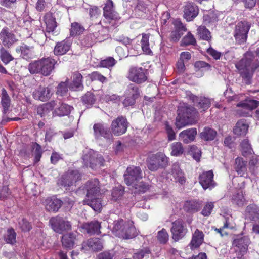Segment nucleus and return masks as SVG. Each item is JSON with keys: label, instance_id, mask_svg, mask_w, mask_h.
Here are the masks:
<instances>
[{"label": "nucleus", "instance_id": "49530a36", "mask_svg": "<svg viewBox=\"0 0 259 259\" xmlns=\"http://www.w3.org/2000/svg\"><path fill=\"white\" fill-rule=\"evenodd\" d=\"M171 154L172 156H178L182 155L184 152V148L181 142H174L171 144Z\"/></svg>", "mask_w": 259, "mask_h": 259}, {"label": "nucleus", "instance_id": "f704fd0d", "mask_svg": "<svg viewBox=\"0 0 259 259\" xmlns=\"http://www.w3.org/2000/svg\"><path fill=\"white\" fill-rule=\"evenodd\" d=\"M202 205V202L197 200H192L185 202L184 209L187 212H196L198 211Z\"/></svg>", "mask_w": 259, "mask_h": 259}, {"label": "nucleus", "instance_id": "ea45409f", "mask_svg": "<svg viewBox=\"0 0 259 259\" xmlns=\"http://www.w3.org/2000/svg\"><path fill=\"white\" fill-rule=\"evenodd\" d=\"M235 169L238 175L242 176L246 171V162L242 158L238 157L235 159Z\"/></svg>", "mask_w": 259, "mask_h": 259}, {"label": "nucleus", "instance_id": "f257e3e1", "mask_svg": "<svg viewBox=\"0 0 259 259\" xmlns=\"http://www.w3.org/2000/svg\"><path fill=\"white\" fill-rule=\"evenodd\" d=\"M113 225L112 232L119 238L129 239L138 234L132 221L119 219L114 222Z\"/></svg>", "mask_w": 259, "mask_h": 259}, {"label": "nucleus", "instance_id": "69168bd1", "mask_svg": "<svg viewBox=\"0 0 259 259\" xmlns=\"http://www.w3.org/2000/svg\"><path fill=\"white\" fill-rule=\"evenodd\" d=\"M123 193V190L121 188H114L112 192V199L116 201L122 196Z\"/></svg>", "mask_w": 259, "mask_h": 259}, {"label": "nucleus", "instance_id": "ddd939ff", "mask_svg": "<svg viewBox=\"0 0 259 259\" xmlns=\"http://www.w3.org/2000/svg\"><path fill=\"white\" fill-rule=\"evenodd\" d=\"M139 94L140 92L138 87L132 83L130 84L125 91V99L124 100L123 104L125 106L134 105Z\"/></svg>", "mask_w": 259, "mask_h": 259}, {"label": "nucleus", "instance_id": "37998d69", "mask_svg": "<svg viewBox=\"0 0 259 259\" xmlns=\"http://www.w3.org/2000/svg\"><path fill=\"white\" fill-rule=\"evenodd\" d=\"M81 74L78 72L75 73L73 74V80L71 85L70 87L71 89L73 90H81L83 88L82 84Z\"/></svg>", "mask_w": 259, "mask_h": 259}, {"label": "nucleus", "instance_id": "052dcab7", "mask_svg": "<svg viewBox=\"0 0 259 259\" xmlns=\"http://www.w3.org/2000/svg\"><path fill=\"white\" fill-rule=\"evenodd\" d=\"M33 151L35 155V162H37L39 161L41 157V146L37 143H34L32 146Z\"/></svg>", "mask_w": 259, "mask_h": 259}, {"label": "nucleus", "instance_id": "603ef678", "mask_svg": "<svg viewBox=\"0 0 259 259\" xmlns=\"http://www.w3.org/2000/svg\"><path fill=\"white\" fill-rule=\"evenodd\" d=\"M197 31L200 37L202 39L206 40H209L210 39V32L204 26H200Z\"/></svg>", "mask_w": 259, "mask_h": 259}, {"label": "nucleus", "instance_id": "39448f33", "mask_svg": "<svg viewBox=\"0 0 259 259\" xmlns=\"http://www.w3.org/2000/svg\"><path fill=\"white\" fill-rule=\"evenodd\" d=\"M192 109L187 106L180 107L178 110L176 126L180 129L190 124V118L191 117Z\"/></svg>", "mask_w": 259, "mask_h": 259}, {"label": "nucleus", "instance_id": "72a5a7b5", "mask_svg": "<svg viewBox=\"0 0 259 259\" xmlns=\"http://www.w3.org/2000/svg\"><path fill=\"white\" fill-rule=\"evenodd\" d=\"M44 21L46 24V31L48 33L53 32L57 27L55 18L52 14L47 13L44 17Z\"/></svg>", "mask_w": 259, "mask_h": 259}, {"label": "nucleus", "instance_id": "58836bf2", "mask_svg": "<svg viewBox=\"0 0 259 259\" xmlns=\"http://www.w3.org/2000/svg\"><path fill=\"white\" fill-rule=\"evenodd\" d=\"M75 235L74 233H68L64 235L62 237V243L66 248H72L75 242Z\"/></svg>", "mask_w": 259, "mask_h": 259}, {"label": "nucleus", "instance_id": "7ed1b4c3", "mask_svg": "<svg viewBox=\"0 0 259 259\" xmlns=\"http://www.w3.org/2000/svg\"><path fill=\"white\" fill-rule=\"evenodd\" d=\"M255 56L257 57V60L259 59V48L255 52V56L253 52L248 51L245 54L244 57L236 63L235 66L242 77L248 78L251 76L253 72L251 63Z\"/></svg>", "mask_w": 259, "mask_h": 259}, {"label": "nucleus", "instance_id": "c756f323", "mask_svg": "<svg viewBox=\"0 0 259 259\" xmlns=\"http://www.w3.org/2000/svg\"><path fill=\"white\" fill-rule=\"evenodd\" d=\"M196 134V129L192 128L183 131L179 134V136L181 141L186 144H188L195 139Z\"/></svg>", "mask_w": 259, "mask_h": 259}, {"label": "nucleus", "instance_id": "4c0bfd02", "mask_svg": "<svg viewBox=\"0 0 259 259\" xmlns=\"http://www.w3.org/2000/svg\"><path fill=\"white\" fill-rule=\"evenodd\" d=\"M83 203L91 206L95 211H100L102 208V204L100 199L98 196L92 198H86Z\"/></svg>", "mask_w": 259, "mask_h": 259}, {"label": "nucleus", "instance_id": "dca6fc26", "mask_svg": "<svg viewBox=\"0 0 259 259\" xmlns=\"http://www.w3.org/2000/svg\"><path fill=\"white\" fill-rule=\"evenodd\" d=\"M128 77L130 80L137 83H142L147 79L145 70L142 67L131 68Z\"/></svg>", "mask_w": 259, "mask_h": 259}, {"label": "nucleus", "instance_id": "4468645a", "mask_svg": "<svg viewBox=\"0 0 259 259\" xmlns=\"http://www.w3.org/2000/svg\"><path fill=\"white\" fill-rule=\"evenodd\" d=\"M111 127L115 135L119 136L125 133L127 127L126 119L122 116L117 117L112 121Z\"/></svg>", "mask_w": 259, "mask_h": 259}, {"label": "nucleus", "instance_id": "7c9ffc66", "mask_svg": "<svg viewBox=\"0 0 259 259\" xmlns=\"http://www.w3.org/2000/svg\"><path fill=\"white\" fill-rule=\"evenodd\" d=\"M246 219L251 221H259V208L255 204L248 205L245 210Z\"/></svg>", "mask_w": 259, "mask_h": 259}, {"label": "nucleus", "instance_id": "2f4dec72", "mask_svg": "<svg viewBox=\"0 0 259 259\" xmlns=\"http://www.w3.org/2000/svg\"><path fill=\"white\" fill-rule=\"evenodd\" d=\"M249 125L245 119L239 120L233 128V132L235 135L238 136H244L246 134L248 131Z\"/></svg>", "mask_w": 259, "mask_h": 259}, {"label": "nucleus", "instance_id": "f3484780", "mask_svg": "<svg viewBox=\"0 0 259 259\" xmlns=\"http://www.w3.org/2000/svg\"><path fill=\"white\" fill-rule=\"evenodd\" d=\"M199 179L200 185L204 190L211 189L215 186L213 181V173L211 170L202 172L200 175Z\"/></svg>", "mask_w": 259, "mask_h": 259}, {"label": "nucleus", "instance_id": "bb28decb", "mask_svg": "<svg viewBox=\"0 0 259 259\" xmlns=\"http://www.w3.org/2000/svg\"><path fill=\"white\" fill-rule=\"evenodd\" d=\"M16 52L20 54L22 58L26 60L30 59L34 56L33 48L25 44L18 46L16 48Z\"/></svg>", "mask_w": 259, "mask_h": 259}, {"label": "nucleus", "instance_id": "c9c22d12", "mask_svg": "<svg viewBox=\"0 0 259 259\" xmlns=\"http://www.w3.org/2000/svg\"><path fill=\"white\" fill-rule=\"evenodd\" d=\"M231 201L238 206H243L245 203L243 191L240 189L236 190L232 196Z\"/></svg>", "mask_w": 259, "mask_h": 259}, {"label": "nucleus", "instance_id": "412c9836", "mask_svg": "<svg viewBox=\"0 0 259 259\" xmlns=\"http://www.w3.org/2000/svg\"><path fill=\"white\" fill-rule=\"evenodd\" d=\"M40 74L44 76H48L54 69L57 61L54 59L48 57L40 59Z\"/></svg>", "mask_w": 259, "mask_h": 259}, {"label": "nucleus", "instance_id": "8fccbe9b", "mask_svg": "<svg viewBox=\"0 0 259 259\" xmlns=\"http://www.w3.org/2000/svg\"><path fill=\"white\" fill-rule=\"evenodd\" d=\"M40 60L30 63L28 66V69L32 74L40 73Z\"/></svg>", "mask_w": 259, "mask_h": 259}, {"label": "nucleus", "instance_id": "1a4fd4ad", "mask_svg": "<svg viewBox=\"0 0 259 259\" xmlns=\"http://www.w3.org/2000/svg\"><path fill=\"white\" fill-rule=\"evenodd\" d=\"M259 105V101L254 100H246L237 104L240 109L236 111L240 116H249L250 112Z\"/></svg>", "mask_w": 259, "mask_h": 259}, {"label": "nucleus", "instance_id": "5fc2aeb1", "mask_svg": "<svg viewBox=\"0 0 259 259\" xmlns=\"http://www.w3.org/2000/svg\"><path fill=\"white\" fill-rule=\"evenodd\" d=\"M214 206L213 202H206L204 204L203 208L201 212V214L204 217L210 215L212 211Z\"/></svg>", "mask_w": 259, "mask_h": 259}, {"label": "nucleus", "instance_id": "338daca9", "mask_svg": "<svg viewBox=\"0 0 259 259\" xmlns=\"http://www.w3.org/2000/svg\"><path fill=\"white\" fill-rule=\"evenodd\" d=\"M90 78L92 80H99L103 83L107 80L106 78L98 72H93L90 74Z\"/></svg>", "mask_w": 259, "mask_h": 259}, {"label": "nucleus", "instance_id": "4be33fe9", "mask_svg": "<svg viewBox=\"0 0 259 259\" xmlns=\"http://www.w3.org/2000/svg\"><path fill=\"white\" fill-rule=\"evenodd\" d=\"M93 130L94 135L96 138L102 137L107 139H110L112 137L108 128L102 123L95 124L93 126Z\"/></svg>", "mask_w": 259, "mask_h": 259}, {"label": "nucleus", "instance_id": "423d86ee", "mask_svg": "<svg viewBox=\"0 0 259 259\" xmlns=\"http://www.w3.org/2000/svg\"><path fill=\"white\" fill-rule=\"evenodd\" d=\"M124 177L125 182L128 186H135L137 183L142 178V170L137 166L128 167Z\"/></svg>", "mask_w": 259, "mask_h": 259}, {"label": "nucleus", "instance_id": "774afa93", "mask_svg": "<svg viewBox=\"0 0 259 259\" xmlns=\"http://www.w3.org/2000/svg\"><path fill=\"white\" fill-rule=\"evenodd\" d=\"M133 187L135 188L138 191L141 192H145L149 189L148 185L143 183V182H137V185L135 186H132Z\"/></svg>", "mask_w": 259, "mask_h": 259}, {"label": "nucleus", "instance_id": "de8ad7c7", "mask_svg": "<svg viewBox=\"0 0 259 259\" xmlns=\"http://www.w3.org/2000/svg\"><path fill=\"white\" fill-rule=\"evenodd\" d=\"M4 237L7 243L13 244L16 242V233L12 228L7 230Z\"/></svg>", "mask_w": 259, "mask_h": 259}, {"label": "nucleus", "instance_id": "c85d7f7f", "mask_svg": "<svg viewBox=\"0 0 259 259\" xmlns=\"http://www.w3.org/2000/svg\"><path fill=\"white\" fill-rule=\"evenodd\" d=\"M71 45V41L68 39L58 42L54 50L55 55H63L66 54L70 50Z\"/></svg>", "mask_w": 259, "mask_h": 259}, {"label": "nucleus", "instance_id": "6e6d98bb", "mask_svg": "<svg viewBox=\"0 0 259 259\" xmlns=\"http://www.w3.org/2000/svg\"><path fill=\"white\" fill-rule=\"evenodd\" d=\"M0 53L1 60L5 64H7L13 59L10 54L3 47L1 49Z\"/></svg>", "mask_w": 259, "mask_h": 259}, {"label": "nucleus", "instance_id": "09e8293b", "mask_svg": "<svg viewBox=\"0 0 259 259\" xmlns=\"http://www.w3.org/2000/svg\"><path fill=\"white\" fill-rule=\"evenodd\" d=\"M210 99L201 97L198 99L197 106L202 111H204L210 107Z\"/></svg>", "mask_w": 259, "mask_h": 259}, {"label": "nucleus", "instance_id": "9d476101", "mask_svg": "<svg viewBox=\"0 0 259 259\" xmlns=\"http://www.w3.org/2000/svg\"><path fill=\"white\" fill-rule=\"evenodd\" d=\"M49 223L52 229L55 232L59 234L71 229L70 222L60 217L51 218L49 221Z\"/></svg>", "mask_w": 259, "mask_h": 259}, {"label": "nucleus", "instance_id": "c03bdc74", "mask_svg": "<svg viewBox=\"0 0 259 259\" xmlns=\"http://www.w3.org/2000/svg\"><path fill=\"white\" fill-rule=\"evenodd\" d=\"M242 154L244 157H250L253 154V150L247 140H243L241 144Z\"/></svg>", "mask_w": 259, "mask_h": 259}, {"label": "nucleus", "instance_id": "6ab92c4d", "mask_svg": "<svg viewBox=\"0 0 259 259\" xmlns=\"http://www.w3.org/2000/svg\"><path fill=\"white\" fill-rule=\"evenodd\" d=\"M249 243V239L247 236L234 239L233 245L237 248V249H236V251L239 252L238 256V257H241L247 252Z\"/></svg>", "mask_w": 259, "mask_h": 259}, {"label": "nucleus", "instance_id": "6e6552de", "mask_svg": "<svg viewBox=\"0 0 259 259\" xmlns=\"http://www.w3.org/2000/svg\"><path fill=\"white\" fill-rule=\"evenodd\" d=\"M250 25L246 21H240L235 26L234 36L236 40L239 44L244 43L247 38V34Z\"/></svg>", "mask_w": 259, "mask_h": 259}, {"label": "nucleus", "instance_id": "473e14b6", "mask_svg": "<svg viewBox=\"0 0 259 259\" xmlns=\"http://www.w3.org/2000/svg\"><path fill=\"white\" fill-rule=\"evenodd\" d=\"M82 228L86 230L88 233L90 234H99L101 233L100 230L101 225L99 222L97 221L84 223L82 225Z\"/></svg>", "mask_w": 259, "mask_h": 259}, {"label": "nucleus", "instance_id": "5701e85b", "mask_svg": "<svg viewBox=\"0 0 259 259\" xmlns=\"http://www.w3.org/2000/svg\"><path fill=\"white\" fill-rule=\"evenodd\" d=\"M52 93L48 87H39L33 93L34 99L41 101H46L51 97Z\"/></svg>", "mask_w": 259, "mask_h": 259}, {"label": "nucleus", "instance_id": "e433bc0d", "mask_svg": "<svg viewBox=\"0 0 259 259\" xmlns=\"http://www.w3.org/2000/svg\"><path fill=\"white\" fill-rule=\"evenodd\" d=\"M171 175L173 176L175 181L179 182L180 183L183 184L185 182V179L184 177V174L180 168L178 164L175 163L173 164L171 169Z\"/></svg>", "mask_w": 259, "mask_h": 259}, {"label": "nucleus", "instance_id": "b1692460", "mask_svg": "<svg viewBox=\"0 0 259 259\" xmlns=\"http://www.w3.org/2000/svg\"><path fill=\"white\" fill-rule=\"evenodd\" d=\"M0 39L5 47H10L17 41L14 34L7 28H3L0 33Z\"/></svg>", "mask_w": 259, "mask_h": 259}, {"label": "nucleus", "instance_id": "3c124183", "mask_svg": "<svg viewBox=\"0 0 259 259\" xmlns=\"http://www.w3.org/2000/svg\"><path fill=\"white\" fill-rule=\"evenodd\" d=\"M84 28L78 23L74 22L72 23L70 29V35L71 36H75L79 35L84 31Z\"/></svg>", "mask_w": 259, "mask_h": 259}, {"label": "nucleus", "instance_id": "864d4df0", "mask_svg": "<svg viewBox=\"0 0 259 259\" xmlns=\"http://www.w3.org/2000/svg\"><path fill=\"white\" fill-rule=\"evenodd\" d=\"M157 238L160 243L165 244L169 239V235L165 229H162L158 232Z\"/></svg>", "mask_w": 259, "mask_h": 259}, {"label": "nucleus", "instance_id": "0e129e2a", "mask_svg": "<svg viewBox=\"0 0 259 259\" xmlns=\"http://www.w3.org/2000/svg\"><path fill=\"white\" fill-rule=\"evenodd\" d=\"M19 225L21 229L24 231H28L31 228L30 224L25 219H19Z\"/></svg>", "mask_w": 259, "mask_h": 259}, {"label": "nucleus", "instance_id": "a878e982", "mask_svg": "<svg viewBox=\"0 0 259 259\" xmlns=\"http://www.w3.org/2000/svg\"><path fill=\"white\" fill-rule=\"evenodd\" d=\"M103 10L104 16L109 23H111V20H116L119 19L118 14L113 9L112 1L108 2L104 6Z\"/></svg>", "mask_w": 259, "mask_h": 259}, {"label": "nucleus", "instance_id": "9b49d317", "mask_svg": "<svg viewBox=\"0 0 259 259\" xmlns=\"http://www.w3.org/2000/svg\"><path fill=\"white\" fill-rule=\"evenodd\" d=\"M81 178V175L78 170L69 171L64 174L59 180L58 184L66 189L72 186Z\"/></svg>", "mask_w": 259, "mask_h": 259}, {"label": "nucleus", "instance_id": "13d9d810", "mask_svg": "<svg viewBox=\"0 0 259 259\" xmlns=\"http://www.w3.org/2000/svg\"><path fill=\"white\" fill-rule=\"evenodd\" d=\"M196 40L194 36L190 33L188 32L182 40L181 45L182 46H188L190 45H195L196 44Z\"/></svg>", "mask_w": 259, "mask_h": 259}, {"label": "nucleus", "instance_id": "20e7f679", "mask_svg": "<svg viewBox=\"0 0 259 259\" xmlns=\"http://www.w3.org/2000/svg\"><path fill=\"white\" fill-rule=\"evenodd\" d=\"M82 159L85 166L93 169L103 166L105 162V160L101 154L92 150L83 156Z\"/></svg>", "mask_w": 259, "mask_h": 259}, {"label": "nucleus", "instance_id": "79ce46f5", "mask_svg": "<svg viewBox=\"0 0 259 259\" xmlns=\"http://www.w3.org/2000/svg\"><path fill=\"white\" fill-rule=\"evenodd\" d=\"M1 104L4 109V113H6L11 104V99L6 90L3 89L1 94Z\"/></svg>", "mask_w": 259, "mask_h": 259}, {"label": "nucleus", "instance_id": "f03ea898", "mask_svg": "<svg viewBox=\"0 0 259 259\" xmlns=\"http://www.w3.org/2000/svg\"><path fill=\"white\" fill-rule=\"evenodd\" d=\"M54 110L53 114L54 116H64L70 114L72 107L67 104L59 103L57 104L56 101H52L44 104L42 107L37 109V113L41 117L44 116L45 114L51 110Z\"/></svg>", "mask_w": 259, "mask_h": 259}, {"label": "nucleus", "instance_id": "0eeeda50", "mask_svg": "<svg viewBox=\"0 0 259 259\" xmlns=\"http://www.w3.org/2000/svg\"><path fill=\"white\" fill-rule=\"evenodd\" d=\"M167 158L162 153H158L151 156L147 161V167L151 171L157 170L159 168L166 166Z\"/></svg>", "mask_w": 259, "mask_h": 259}, {"label": "nucleus", "instance_id": "f8f14e48", "mask_svg": "<svg viewBox=\"0 0 259 259\" xmlns=\"http://www.w3.org/2000/svg\"><path fill=\"white\" fill-rule=\"evenodd\" d=\"M187 231L188 229L183 221L178 220L172 223L171 232L172 238L175 241L182 239L186 235Z\"/></svg>", "mask_w": 259, "mask_h": 259}, {"label": "nucleus", "instance_id": "393cba45", "mask_svg": "<svg viewBox=\"0 0 259 259\" xmlns=\"http://www.w3.org/2000/svg\"><path fill=\"white\" fill-rule=\"evenodd\" d=\"M184 17L188 21H191L198 14V9L194 3L187 4L184 9Z\"/></svg>", "mask_w": 259, "mask_h": 259}, {"label": "nucleus", "instance_id": "4d7b16f0", "mask_svg": "<svg viewBox=\"0 0 259 259\" xmlns=\"http://www.w3.org/2000/svg\"><path fill=\"white\" fill-rule=\"evenodd\" d=\"M189 153L193 158L198 161L201 155L200 150L195 145H192L190 147Z\"/></svg>", "mask_w": 259, "mask_h": 259}, {"label": "nucleus", "instance_id": "2eb2a0df", "mask_svg": "<svg viewBox=\"0 0 259 259\" xmlns=\"http://www.w3.org/2000/svg\"><path fill=\"white\" fill-rule=\"evenodd\" d=\"M103 248L101 240L97 238H90L83 242L81 250L84 252L88 251H99Z\"/></svg>", "mask_w": 259, "mask_h": 259}, {"label": "nucleus", "instance_id": "cd10ccee", "mask_svg": "<svg viewBox=\"0 0 259 259\" xmlns=\"http://www.w3.org/2000/svg\"><path fill=\"white\" fill-rule=\"evenodd\" d=\"M204 236L203 232L197 229L193 234L189 244L190 248L193 250L198 248L203 242Z\"/></svg>", "mask_w": 259, "mask_h": 259}, {"label": "nucleus", "instance_id": "aec40b11", "mask_svg": "<svg viewBox=\"0 0 259 259\" xmlns=\"http://www.w3.org/2000/svg\"><path fill=\"white\" fill-rule=\"evenodd\" d=\"M42 203L48 211L57 212L62 205V202L55 197H48L42 200Z\"/></svg>", "mask_w": 259, "mask_h": 259}, {"label": "nucleus", "instance_id": "a18cd8bd", "mask_svg": "<svg viewBox=\"0 0 259 259\" xmlns=\"http://www.w3.org/2000/svg\"><path fill=\"white\" fill-rule=\"evenodd\" d=\"M149 35L148 34H142V38L141 40V48L143 51L146 54L150 55L152 51L149 47Z\"/></svg>", "mask_w": 259, "mask_h": 259}, {"label": "nucleus", "instance_id": "680f3d73", "mask_svg": "<svg viewBox=\"0 0 259 259\" xmlns=\"http://www.w3.org/2000/svg\"><path fill=\"white\" fill-rule=\"evenodd\" d=\"M116 63V61L113 57H108L100 62V66L103 67L110 68L113 67Z\"/></svg>", "mask_w": 259, "mask_h": 259}, {"label": "nucleus", "instance_id": "a19ab883", "mask_svg": "<svg viewBox=\"0 0 259 259\" xmlns=\"http://www.w3.org/2000/svg\"><path fill=\"white\" fill-rule=\"evenodd\" d=\"M217 136V132L209 127H205L200 134L201 138L206 141H211Z\"/></svg>", "mask_w": 259, "mask_h": 259}, {"label": "nucleus", "instance_id": "e2e57ef3", "mask_svg": "<svg viewBox=\"0 0 259 259\" xmlns=\"http://www.w3.org/2000/svg\"><path fill=\"white\" fill-rule=\"evenodd\" d=\"M68 91L67 82H61L58 86L56 93L61 96H64Z\"/></svg>", "mask_w": 259, "mask_h": 259}, {"label": "nucleus", "instance_id": "bf43d9fd", "mask_svg": "<svg viewBox=\"0 0 259 259\" xmlns=\"http://www.w3.org/2000/svg\"><path fill=\"white\" fill-rule=\"evenodd\" d=\"M82 102L87 105V106L93 105L95 99L94 95L90 92H87L85 95L82 98Z\"/></svg>", "mask_w": 259, "mask_h": 259}, {"label": "nucleus", "instance_id": "a211bd4d", "mask_svg": "<svg viewBox=\"0 0 259 259\" xmlns=\"http://www.w3.org/2000/svg\"><path fill=\"white\" fill-rule=\"evenodd\" d=\"M85 189L87 191L86 198L98 196L100 190L98 180L94 179L88 181L85 184Z\"/></svg>", "mask_w": 259, "mask_h": 259}]
</instances>
